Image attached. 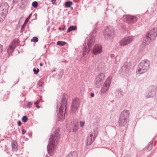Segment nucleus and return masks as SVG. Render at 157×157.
I'll list each match as a JSON object with an SVG mask.
<instances>
[{"mask_svg": "<svg viewBox=\"0 0 157 157\" xmlns=\"http://www.w3.org/2000/svg\"><path fill=\"white\" fill-rule=\"evenodd\" d=\"M18 0H13V2L14 3L16 4L18 2Z\"/></svg>", "mask_w": 157, "mask_h": 157, "instance_id": "obj_44", "label": "nucleus"}, {"mask_svg": "<svg viewBox=\"0 0 157 157\" xmlns=\"http://www.w3.org/2000/svg\"><path fill=\"white\" fill-rule=\"evenodd\" d=\"M133 37L132 36H128L125 37L120 42V44L122 46L127 45L131 43L133 40Z\"/></svg>", "mask_w": 157, "mask_h": 157, "instance_id": "obj_13", "label": "nucleus"}, {"mask_svg": "<svg viewBox=\"0 0 157 157\" xmlns=\"http://www.w3.org/2000/svg\"><path fill=\"white\" fill-rule=\"evenodd\" d=\"M32 15V13H31L29 15L28 17L25 20V21L24 24H23V25H22L21 27V32H23V31L25 29V26L29 21V20L30 19V18L31 17V16Z\"/></svg>", "mask_w": 157, "mask_h": 157, "instance_id": "obj_19", "label": "nucleus"}, {"mask_svg": "<svg viewBox=\"0 0 157 157\" xmlns=\"http://www.w3.org/2000/svg\"><path fill=\"white\" fill-rule=\"evenodd\" d=\"M96 132L94 133V137L92 133L90 134V136L88 137L87 140L86 144L87 145H90L94 142L96 136Z\"/></svg>", "mask_w": 157, "mask_h": 157, "instance_id": "obj_16", "label": "nucleus"}, {"mask_svg": "<svg viewBox=\"0 0 157 157\" xmlns=\"http://www.w3.org/2000/svg\"><path fill=\"white\" fill-rule=\"evenodd\" d=\"M40 66H43V64H42V63H40Z\"/></svg>", "mask_w": 157, "mask_h": 157, "instance_id": "obj_50", "label": "nucleus"}, {"mask_svg": "<svg viewBox=\"0 0 157 157\" xmlns=\"http://www.w3.org/2000/svg\"><path fill=\"white\" fill-rule=\"evenodd\" d=\"M18 44L17 40L15 39L13 41L11 44L10 45L9 47L7 50V52L9 56L12 55L13 52Z\"/></svg>", "mask_w": 157, "mask_h": 157, "instance_id": "obj_11", "label": "nucleus"}, {"mask_svg": "<svg viewBox=\"0 0 157 157\" xmlns=\"http://www.w3.org/2000/svg\"><path fill=\"white\" fill-rule=\"evenodd\" d=\"M22 88L23 89H25V86H23Z\"/></svg>", "mask_w": 157, "mask_h": 157, "instance_id": "obj_51", "label": "nucleus"}, {"mask_svg": "<svg viewBox=\"0 0 157 157\" xmlns=\"http://www.w3.org/2000/svg\"><path fill=\"white\" fill-rule=\"evenodd\" d=\"M110 56L112 58H113L114 57V55L113 54H111Z\"/></svg>", "mask_w": 157, "mask_h": 157, "instance_id": "obj_47", "label": "nucleus"}, {"mask_svg": "<svg viewBox=\"0 0 157 157\" xmlns=\"http://www.w3.org/2000/svg\"><path fill=\"white\" fill-rule=\"evenodd\" d=\"M33 71L35 74H38L39 71V69L38 68H37L36 69V68H34L33 69Z\"/></svg>", "mask_w": 157, "mask_h": 157, "instance_id": "obj_37", "label": "nucleus"}, {"mask_svg": "<svg viewBox=\"0 0 157 157\" xmlns=\"http://www.w3.org/2000/svg\"><path fill=\"white\" fill-rule=\"evenodd\" d=\"M131 64L130 62H126L124 63L123 68H124L126 71H128L131 68Z\"/></svg>", "mask_w": 157, "mask_h": 157, "instance_id": "obj_20", "label": "nucleus"}, {"mask_svg": "<svg viewBox=\"0 0 157 157\" xmlns=\"http://www.w3.org/2000/svg\"><path fill=\"white\" fill-rule=\"evenodd\" d=\"M147 34H146V35L143 40V42L142 44V46L143 47L147 45Z\"/></svg>", "mask_w": 157, "mask_h": 157, "instance_id": "obj_24", "label": "nucleus"}, {"mask_svg": "<svg viewBox=\"0 0 157 157\" xmlns=\"http://www.w3.org/2000/svg\"><path fill=\"white\" fill-rule=\"evenodd\" d=\"M30 135H31V136H32V133H30Z\"/></svg>", "mask_w": 157, "mask_h": 157, "instance_id": "obj_56", "label": "nucleus"}, {"mask_svg": "<svg viewBox=\"0 0 157 157\" xmlns=\"http://www.w3.org/2000/svg\"><path fill=\"white\" fill-rule=\"evenodd\" d=\"M26 132V130L24 129H22V133L23 135H24Z\"/></svg>", "mask_w": 157, "mask_h": 157, "instance_id": "obj_40", "label": "nucleus"}, {"mask_svg": "<svg viewBox=\"0 0 157 157\" xmlns=\"http://www.w3.org/2000/svg\"><path fill=\"white\" fill-rule=\"evenodd\" d=\"M46 46V45H44V48H45Z\"/></svg>", "mask_w": 157, "mask_h": 157, "instance_id": "obj_55", "label": "nucleus"}, {"mask_svg": "<svg viewBox=\"0 0 157 157\" xmlns=\"http://www.w3.org/2000/svg\"><path fill=\"white\" fill-rule=\"evenodd\" d=\"M36 107L37 108H40V106L37 105H36Z\"/></svg>", "mask_w": 157, "mask_h": 157, "instance_id": "obj_49", "label": "nucleus"}, {"mask_svg": "<svg viewBox=\"0 0 157 157\" xmlns=\"http://www.w3.org/2000/svg\"><path fill=\"white\" fill-rule=\"evenodd\" d=\"M78 126L75 124H74L72 127L71 129L72 131V132H77V131L78 130Z\"/></svg>", "mask_w": 157, "mask_h": 157, "instance_id": "obj_26", "label": "nucleus"}, {"mask_svg": "<svg viewBox=\"0 0 157 157\" xmlns=\"http://www.w3.org/2000/svg\"><path fill=\"white\" fill-rule=\"evenodd\" d=\"M18 125L19 126H21V122L20 121H19L17 123Z\"/></svg>", "mask_w": 157, "mask_h": 157, "instance_id": "obj_42", "label": "nucleus"}, {"mask_svg": "<svg viewBox=\"0 0 157 157\" xmlns=\"http://www.w3.org/2000/svg\"><path fill=\"white\" fill-rule=\"evenodd\" d=\"M80 101L78 98H75L73 100L71 106V111L72 113H74L78 108Z\"/></svg>", "mask_w": 157, "mask_h": 157, "instance_id": "obj_9", "label": "nucleus"}, {"mask_svg": "<svg viewBox=\"0 0 157 157\" xmlns=\"http://www.w3.org/2000/svg\"><path fill=\"white\" fill-rule=\"evenodd\" d=\"M102 46L100 44H95L93 47L92 52L94 55L99 54L102 52Z\"/></svg>", "mask_w": 157, "mask_h": 157, "instance_id": "obj_12", "label": "nucleus"}, {"mask_svg": "<svg viewBox=\"0 0 157 157\" xmlns=\"http://www.w3.org/2000/svg\"><path fill=\"white\" fill-rule=\"evenodd\" d=\"M2 46L0 44V54L2 53Z\"/></svg>", "mask_w": 157, "mask_h": 157, "instance_id": "obj_41", "label": "nucleus"}, {"mask_svg": "<svg viewBox=\"0 0 157 157\" xmlns=\"http://www.w3.org/2000/svg\"><path fill=\"white\" fill-rule=\"evenodd\" d=\"M56 70L55 69H54L53 70V71H52V72H54V71H56Z\"/></svg>", "mask_w": 157, "mask_h": 157, "instance_id": "obj_52", "label": "nucleus"}, {"mask_svg": "<svg viewBox=\"0 0 157 157\" xmlns=\"http://www.w3.org/2000/svg\"><path fill=\"white\" fill-rule=\"evenodd\" d=\"M33 104V103L32 102H29L27 103L26 107L28 108H30L31 107V106Z\"/></svg>", "mask_w": 157, "mask_h": 157, "instance_id": "obj_36", "label": "nucleus"}, {"mask_svg": "<svg viewBox=\"0 0 157 157\" xmlns=\"http://www.w3.org/2000/svg\"><path fill=\"white\" fill-rule=\"evenodd\" d=\"M153 141H151L150 142V144L148 146V151H150L153 147Z\"/></svg>", "mask_w": 157, "mask_h": 157, "instance_id": "obj_28", "label": "nucleus"}, {"mask_svg": "<svg viewBox=\"0 0 157 157\" xmlns=\"http://www.w3.org/2000/svg\"><path fill=\"white\" fill-rule=\"evenodd\" d=\"M137 20V17L136 16L128 15L126 17V21L128 24H133Z\"/></svg>", "mask_w": 157, "mask_h": 157, "instance_id": "obj_15", "label": "nucleus"}, {"mask_svg": "<svg viewBox=\"0 0 157 157\" xmlns=\"http://www.w3.org/2000/svg\"><path fill=\"white\" fill-rule=\"evenodd\" d=\"M97 32V30L96 29H94L91 33V34L90 36L94 37V38H95V37L96 36V33Z\"/></svg>", "mask_w": 157, "mask_h": 157, "instance_id": "obj_30", "label": "nucleus"}, {"mask_svg": "<svg viewBox=\"0 0 157 157\" xmlns=\"http://www.w3.org/2000/svg\"><path fill=\"white\" fill-rule=\"evenodd\" d=\"M28 120V117L26 116H23L22 118V121L24 122H26Z\"/></svg>", "mask_w": 157, "mask_h": 157, "instance_id": "obj_35", "label": "nucleus"}, {"mask_svg": "<svg viewBox=\"0 0 157 157\" xmlns=\"http://www.w3.org/2000/svg\"><path fill=\"white\" fill-rule=\"evenodd\" d=\"M77 154L76 151H73L69 154L66 157H77Z\"/></svg>", "mask_w": 157, "mask_h": 157, "instance_id": "obj_22", "label": "nucleus"}, {"mask_svg": "<svg viewBox=\"0 0 157 157\" xmlns=\"http://www.w3.org/2000/svg\"><path fill=\"white\" fill-rule=\"evenodd\" d=\"M12 149L13 151H17V143H12L11 144Z\"/></svg>", "mask_w": 157, "mask_h": 157, "instance_id": "obj_23", "label": "nucleus"}, {"mask_svg": "<svg viewBox=\"0 0 157 157\" xmlns=\"http://www.w3.org/2000/svg\"><path fill=\"white\" fill-rule=\"evenodd\" d=\"M39 103V101H36V102H34V104L35 105H37Z\"/></svg>", "mask_w": 157, "mask_h": 157, "instance_id": "obj_43", "label": "nucleus"}, {"mask_svg": "<svg viewBox=\"0 0 157 157\" xmlns=\"http://www.w3.org/2000/svg\"><path fill=\"white\" fill-rule=\"evenodd\" d=\"M19 78H18V79L17 81V82H16L15 83H14V84L13 86H14V85H16L17 83L19 81Z\"/></svg>", "mask_w": 157, "mask_h": 157, "instance_id": "obj_48", "label": "nucleus"}, {"mask_svg": "<svg viewBox=\"0 0 157 157\" xmlns=\"http://www.w3.org/2000/svg\"><path fill=\"white\" fill-rule=\"evenodd\" d=\"M71 9L72 10V9H73V7H71Z\"/></svg>", "mask_w": 157, "mask_h": 157, "instance_id": "obj_57", "label": "nucleus"}, {"mask_svg": "<svg viewBox=\"0 0 157 157\" xmlns=\"http://www.w3.org/2000/svg\"><path fill=\"white\" fill-rule=\"evenodd\" d=\"M111 80L112 77L111 76L107 78L101 89L102 93L104 94L108 91L111 83Z\"/></svg>", "mask_w": 157, "mask_h": 157, "instance_id": "obj_10", "label": "nucleus"}, {"mask_svg": "<svg viewBox=\"0 0 157 157\" xmlns=\"http://www.w3.org/2000/svg\"><path fill=\"white\" fill-rule=\"evenodd\" d=\"M147 70V60L145 59L142 61L139 65L136 72L137 74H143L146 72Z\"/></svg>", "mask_w": 157, "mask_h": 157, "instance_id": "obj_6", "label": "nucleus"}, {"mask_svg": "<svg viewBox=\"0 0 157 157\" xmlns=\"http://www.w3.org/2000/svg\"><path fill=\"white\" fill-rule=\"evenodd\" d=\"M73 4V2L70 1H67L65 2V5L66 7H69Z\"/></svg>", "mask_w": 157, "mask_h": 157, "instance_id": "obj_27", "label": "nucleus"}, {"mask_svg": "<svg viewBox=\"0 0 157 157\" xmlns=\"http://www.w3.org/2000/svg\"><path fill=\"white\" fill-rule=\"evenodd\" d=\"M44 84V82H43L42 81H41L39 80L38 81V86L39 87H42L43 86Z\"/></svg>", "mask_w": 157, "mask_h": 157, "instance_id": "obj_32", "label": "nucleus"}, {"mask_svg": "<svg viewBox=\"0 0 157 157\" xmlns=\"http://www.w3.org/2000/svg\"><path fill=\"white\" fill-rule=\"evenodd\" d=\"M128 119L119 118V125L120 126H124L128 122Z\"/></svg>", "mask_w": 157, "mask_h": 157, "instance_id": "obj_18", "label": "nucleus"}, {"mask_svg": "<svg viewBox=\"0 0 157 157\" xmlns=\"http://www.w3.org/2000/svg\"><path fill=\"white\" fill-rule=\"evenodd\" d=\"M80 126L81 127H83V126L84 125L85 122L84 121H80Z\"/></svg>", "mask_w": 157, "mask_h": 157, "instance_id": "obj_39", "label": "nucleus"}, {"mask_svg": "<svg viewBox=\"0 0 157 157\" xmlns=\"http://www.w3.org/2000/svg\"><path fill=\"white\" fill-rule=\"evenodd\" d=\"M29 2L28 0H22V3L24 6H26L29 4Z\"/></svg>", "mask_w": 157, "mask_h": 157, "instance_id": "obj_31", "label": "nucleus"}, {"mask_svg": "<svg viewBox=\"0 0 157 157\" xmlns=\"http://www.w3.org/2000/svg\"><path fill=\"white\" fill-rule=\"evenodd\" d=\"M47 31H49V28H48V29H47Z\"/></svg>", "mask_w": 157, "mask_h": 157, "instance_id": "obj_54", "label": "nucleus"}, {"mask_svg": "<svg viewBox=\"0 0 157 157\" xmlns=\"http://www.w3.org/2000/svg\"><path fill=\"white\" fill-rule=\"evenodd\" d=\"M157 36V27H154L148 32V43L153 41Z\"/></svg>", "mask_w": 157, "mask_h": 157, "instance_id": "obj_8", "label": "nucleus"}, {"mask_svg": "<svg viewBox=\"0 0 157 157\" xmlns=\"http://www.w3.org/2000/svg\"><path fill=\"white\" fill-rule=\"evenodd\" d=\"M63 74V71H59L58 74L59 78H61L62 77Z\"/></svg>", "mask_w": 157, "mask_h": 157, "instance_id": "obj_38", "label": "nucleus"}, {"mask_svg": "<svg viewBox=\"0 0 157 157\" xmlns=\"http://www.w3.org/2000/svg\"><path fill=\"white\" fill-rule=\"evenodd\" d=\"M9 6L6 2H3L0 5V22L4 20L8 12Z\"/></svg>", "mask_w": 157, "mask_h": 157, "instance_id": "obj_4", "label": "nucleus"}, {"mask_svg": "<svg viewBox=\"0 0 157 157\" xmlns=\"http://www.w3.org/2000/svg\"><path fill=\"white\" fill-rule=\"evenodd\" d=\"M156 87L154 86H151L149 87L148 90V98L152 97L155 95Z\"/></svg>", "mask_w": 157, "mask_h": 157, "instance_id": "obj_14", "label": "nucleus"}, {"mask_svg": "<svg viewBox=\"0 0 157 157\" xmlns=\"http://www.w3.org/2000/svg\"><path fill=\"white\" fill-rule=\"evenodd\" d=\"M66 44L65 42L62 41H58L57 42V44L59 46H62L65 45Z\"/></svg>", "mask_w": 157, "mask_h": 157, "instance_id": "obj_29", "label": "nucleus"}, {"mask_svg": "<svg viewBox=\"0 0 157 157\" xmlns=\"http://www.w3.org/2000/svg\"><path fill=\"white\" fill-rule=\"evenodd\" d=\"M76 29V26L72 25L70 26L67 29V33H69L72 30H75Z\"/></svg>", "mask_w": 157, "mask_h": 157, "instance_id": "obj_25", "label": "nucleus"}, {"mask_svg": "<svg viewBox=\"0 0 157 157\" xmlns=\"http://www.w3.org/2000/svg\"><path fill=\"white\" fill-rule=\"evenodd\" d=\"M31 42L36 43L38 41V39L37 37L34 36L31 40Z\"/></svg>", "mask_w": 157, "mask_h": 157, "instance_id": "obj_33", "label": "nucleus"}, {"mask_svg": "<svg viewBox=\"0 0 157 157\" xmlns=\"http://www.w3.org/2000/svg\"><path fill=\"white\" fill-rule=\"evenodd\" d=\"M38 6V3L36 1H34L32 3V6L34 8H36Z\"/></svg>", "mask_w": 157, "mask_h": 157, "instance_id": "obj_34", "label": "nucleus"}, {"mask_svg": "<svg viewBox=\"0 0 157 157\" xmlns=\"http://www.w3.org/2000/svg\"><path fill=\"white\" fill-rule=\"evenodd\" d=\"M59 128L55 130L54 133L51 135L49 139L47 148L48 153L51 156L53 154L54 149L59 139L60 135L59 133Z\"/></svg>", "mask_w": 157, "mask_h": 157, "instance_id": "obj_2", "label": "nucleus"}, {"mask_svg": "<svg viewBox=\"0 0 157 157\" xmlns=\"http://www.w3.org/2000/svg\"><path fill=\"white\" fill-rule=\"evenodd\" d=\"M68 96L65 93L63 94L61 101L58 103L57 109L59 108V112L57 113V120L58 121H63L65 117V113L67 107V99Z\"/></svg>", "mask_w": 157, "mask_h": 157, "instance_id": "obj_1", "label": "nucleus"}, {"mask_svg": "<svg viewBox=\"0 0 157 157\" xmlns=\"http://www.w3.org/2000/svg\"><path fill=\"white\" fill-rule=\"evenodd\" d=\"M61 29V28L60 27H59V29L60 30Z\"/></svg>", "mask_w": 157, "mask_h": 157, "instance_id": "obj_53", "label": "nucleus"}, {"mask_svg": "<svg viewBox=\"0 0 157 157\" xmlns=\"http://www.w3.org/2000/svg\"><path fill=\"white\" fill-rule=\"evenodd\" d=\"M130 114L129 111L127 109L124 110L120 114V118L128 119Z\"/></svg>", "mask_w": 157, "mask_h": 157, "instance_id": "obj_17", "label": "nucleus"}, {"mask_svg": "<svg viewBox=\"0 0 157 157\" xmlns=\"http://www.w3.org/2000/svg\"><path fill=\"white\" fill-rule=\"evenodd\" d=\"M105 78V75L103 73H100L97 76L94 80V82L95 86L97 88H99L103 83Z\"/></svg>", "mask_w": 157, "mask_h": 157, "instance_id": "obj_7", "label": "nucleus"}, {"mask_svg": "<svg viewBox=\"0 0 157 157\" xmlns=\"http://www.w3.org/2000/svg\"><path fill=\"white\" fill-rule=\"evenodd\" d=\"M95 41V38L94 37L90 36L87 41V44L86 43H84L82 46V55L83 56L88 55L90 51V48L94 44Z\"/></svg>", "mask_w": 157, "mask_h": 157, "instance_id": "obj_3", "label": "nucleus"}, {"mask_svg": "<svg viewBox=\"0 0 157 157\" xmlns=\"http://www.w3.org/2000/svg\"><path fill=\"white\" fill-rule=\"evenodd\" d=\"M90 96L91 97H93L94 96V94L93 93H91L90 94Z\"/></svg>", "mask_w": 157, "mask_h": 157, "instance_id": "obj_46", "label": "nucleus"}, {"mask_svg": "<svg viewBox=\"0 0 157 157\" xmlns=\"http://www.w3.org/2000/svg\"><path fill=\"white\" fill-rule=\"evenodd\" d=\"M56 0H51V2L53 4H54Z\"/></svg>", "mask_w": 157, "mask_h": 157, "instance_id": "obj_45", "label": "nucleus"}, {"mask_svg": "<svg viewBox=\"0 0 157 157\" xmlns=\"http://www.w3.org/2000/svg\"><path fill=\"white\" fill-rule=\"evenodd\" d=\"M103 34L106 40H109L112 39L114 35L113 28L112 26L106 27L104 32Z\"/></svg>", "mask_w": 157, "mask_h": 157, "instance_id": "obj_5", "label": "nucleus"}, {"mask_svg": "<svg viewBox=\"0 0 157 157\" xmlns=\"http://www.w3.org/2000/svg\"><path fill=\"white\" fill-rule=\"evenodd\" d=\"M115 94L116 96L118 98L122 97L123 95L122 91L120 89L117 90L115 92Z\"/></svg>", "mask_w": 157, "mask_h": 157, "instance_id": "obj_21", "label": "nucleus"}]
</instances>
